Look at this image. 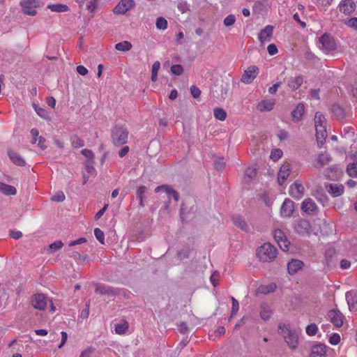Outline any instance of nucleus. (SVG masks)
Wrapping results in <instances>:
<instances>
[{
    "mask_svg": "<svg viewBox=\"0 0 357 357\" xmlns=\"http://www.w3.org/2000/svg\"><path fill=\"white\" fill-rule=\"evenodd\" d=\"M129 132L126 126L116 125L111 130V138L112 144L115 146L124 145L128 142Z\"/></svg>",
    "mask_w": 357,
    "mask_h": 357,
    "instance_id": "obj_1",
    "label": "nucleus"
},
{
    "mask_svg": "<svg viewBox=\"0 0 357 357\" xmlns=\"http://www.w3.org/2000/svg\"><path fill=\"white\" fill-rule=\"evenodd\" d=\"M277 249L271 243H265L257 249V257L263 262H271L277 256Z\"/></svg>",
    "mask_w": 357,
    "mask_h": 357,
    "instance_id": "obj_2",
    "label": "nucleus"
},
{
    "mask_svg": "<svg viewBox=\"0 0 357 357\" xmlns=\"http://www.w3.org/2000/svg\"><path fill=\"white\" fill-rule=\"evenodd\" d=\"M278 328L282 331L284 338L288 346L295 349L298 344V333L296 330L291 329L289 326L280 324Z\"/></svg>",
    "mask_w": 357,
    "mask_h": 357,
    "instance_id": "obj_3",
    "label": "nucleus"
},
{
    "mask_svg": "<svg viewBox=\"0 0 357 357\" xmlns=\"http://www.w3.org/2000/svg\"><path fill=\"white\" fill-rule=\"evenodd\" d=\"M50 303L51 305V311H55V307L54 306L52 301L43 294H37L32 296L31 303L34 308L38 309L39 310H44L47 305V303Z\"/></svg>",
    "mask_w": 357,
    "mask_h": 357,
    "instance_id": "obj_4",
    "label": "nucleus"
},
{
    "mask_svg": "<svg viewBox=\"0 0 357 357\" xmlns=\"http://www.w3.org/2000/svg\"><path fill=\"white\" fill-rule=\"evenodd\" d=\"M294 229L301 236L309 235L312 232L310 222L305 219H298L294 225Z\"/></svg>",
    "mask_w": 357,
    "mask_h": 357,
    "instance_id": "obj_5",
    "label": "nucleus"
},
{
    "mask_svg": "<svg viewBox=\"0 0 357 357\" xmlns=\"http://www.w3.org/2000/svg\"><path fill=\"white\" fill-rule=\"evenodd\" d=\"M273 236L281 250L283 251H287L289 250L290 242L281 229H275L273 233Z\"/></svg>",
    "mask_w": 357,
    "mask_h": 357,
    "instance_id": "obj_6",
    "label": "nucleus"
},
{
    "mask_svg": "<svg viewBox=\"0 0 357 357\" xmlns=\"http://www.w3.org/2000/svg\"><path fill=\"white\" fill-rule=\"evenodd\" d=\"M135 6L134 0H121L114 8L113 12L116 15H123L127 11Z\"/></svg>",
    "mask_w": 357,
    "mask_h": 357,
    "instance_id": "obj_7",
    "label": "nucleus"
},
{
    "mask_svg": "<svg viewBox=\"0 0 357 357\" xmlns=\"http://www.w3.org/2000/svg\"><path fill=\"white\" fill-rule=\"evenodd\" d=\"M319 47L326 52H329L335 49L334 40L328 34H324L319 38Z\"/></svg>",
    "mask_w": 357,
    "mask_h": 357,
    "instance_id": "obj_8",
    "label": "nucleus"
},
{
    "mask_svg": "<svg viewBox=\"0 0 357 357\" xmlns=\"http://www.w3.org/2000/svg\"><path fill=\"white\" fill-rule=\"evenodd\" d=\"M328 317L335 327H341L343 325L344 315L339 310L333 309L330 310L328 312Z\"/></svg>",
    "mask_w": 357,
    "mask_h": 357,
    "instance_id": "obj_9",
    "label": "nucleus"
},
{
    "mask_svg": "<svg viewBox=\"0 0 357 357\" xmlns=\"http://www.w3.org/2000/svg\"><path fill=\"white\" fill-rule=\"evenodd\" d=\"M294 211V203L290 199H285L280 208V214L284 218H289Z\"/></svg>",
    "mask_w": 357,
    "mask_h": 357,
    "instance_id": "obj_10",
    "label": "nucleus"
},
{
    "mask_svg": "<svg viewBox=\"0 0 357 357\" xmlns=\"http://www.w3.org/2000/svg\"><path fill=\"white\" fill-rule=\"evenodd\" d=\"M258 68L255 66H250L246 70L244 71V73L241 76V82L250 84L251 83L254 79L256 77L257 75Z\"/></svg>",
    "mask_w": 357,
    "mask_h": 357,
    "instance_id": "obj_11",
    "label": "nucleus"
},
{
    "mask_svg": "<svg viewBox=\"0 0 357 357\" xmlns=\"http://www.w3.org/2000/svg\"><path fill=\"white\" fill-rule=\"evenodd\" d=\"M160 191H164L167 194V198H168V203L170 202L171 197H173V199L176 202L178 201V199H179L178 193L176 191H175L174 189H172L171 187L166 185H162L158 186L157 188H155V192H159Z\"/></svg>",
    "mask_w": 357,
    "mask_h": 357,
    "instance_id": "obj_12",
    "label": "nucleus"
},
{
    "mask_svg": "<svg viewBox=\"0 0 357 357\" xmlns=\"http://www.w3.org/2000/svg\"><path fill=\"white\" fill-rule=\"evenodd\" d=\"M356 9V3L353 0H342L339 4V10L345 15L351 14Z\"/></svg>",
    "mask_w": 357,
    "mask_h": 357,
    "instance_id": "obj_13",
    "label": "nucleus"
},
{
    "mask_svg": "<svg viewBox=\"0 0 357 357\" xmlns=\"http://www.w3.org/2000/svg\"><path fill=\"white\" fill-rule=\"evenodd\" d=\"M304 266V263L299 259H292L287 264V271L289 275H294Z\"/></svg>",
    "mask_w": 357,
    "mask_h": 357,
    "instance_id": "obj_14",
    "label": "nucleus"
},
{
    "mask_svg": "<svg viewBox=\"0 0 357 357\" xmlns=\"http://www.w3.org/2000/svg\"><path fill=\"white\" fill-rule=\"evenodd\" d=\"M291 173V167L289 163L282 165L278 174V181L280 185H282L287 180Z\"/></svg>",
    "mask_w": 357,
    "mask_h": 357,
    "instance_id": "obj_15",
    "label": "nucleus"
},
{
    "mask_svg": "<svg viewBox=\"0 0 357 357\" xmlns=\"http://www.w3.org/2000/svg\"><path fill=\"white\" fill-rule=\"evenodd\" d=\"M304 192V187L297 181L293 183L290 187V195L295 199H301Z\"/></svg>",
    "mask_w": 357,
    "mask_h": 357,
    "instance_id": "obj_16",
    "label": "nucleus"
},
{
    "mask_svg": "<svg viewBox=\"0 0 357 357\" xmlns=\"http://www.w3.org/2000/svg\"><path fill=\"white\" fill-rule=\"evenodd\" d=\"M331 160L330 155L327 153H320L314 162L315 168L320 169L327 165Z\"/></svg>",
    "mask_w": 357,
    "mask_h": 357,
    "instance_id": "obj_17",
    "label": "nucleus"
},
{
    "mask_svg": "<svg viewBox=\"0 0 357 357\" xmlns=\"http://www.w3.org/2000/svg\"><path fill=\"white\" fill-rule=\"evenodd\" d=\"M273 27L271 25L266 26L264 29H263L259 34V39L261 43L265 42L271 41V37L273 35Z\"/></svg>",
    "mask_w": 357,
    "mask_h": 357,
    "instance_id": "obj_18",
    "label": "nucleus"
},
{
    "mask_svg": "<svg viewBox=\"0 0 357 357\" xmlns=\"http://www.w3.org/2000/svg\"><path fill=\"white\" fill-rule=\"evenodd\" d=\"M232 222L234 223V225L240 228L241 230L244 231H248L249 229H250V227L248 225V223L246 222V221L245 220V219L239 215H234L232 216Z\"/></svg>",
    "mask_w": 357,
    "mask_h": 357,
    "instance_id": "obj_19",
    "label": "nucleus"
},
{
    "mask_svg": "<svg viewBox=\"0 0 357 357\" xmlns=\"http://www.w3.org/2000/svg\"><path fill=\"white\" fill-rule=\"evenodd\" d=\"M8 155L10 160L17 166L24 167L26 162L24 158L17 152L13 150H8Z\"/></svg>",
    "mask_w": 357,
    "mask_h": 357,
    "instance_id": "obj_20",
    "label": "nucleus"
},
{
    "mask_svg": "<svg viewBox=\"0 0 357 357\" xmlns=\"http://www.w3.org/2000/svg\"><path fill=\"white\" fill-rule=\"evenodd\" d=\"M346 299L351 311H357V292H347Z\"/></svg>",
    "mask_w": 357,
    "mask_h": 357,
    "instance_id": "obj_21",
    "label": "nucleus"
},
{
    "mask_svg": "<svg viewBox=\"0 0 357 357\" xmlns=\"http://www.w3.org/2000/svg\"><path fill=\"white\" fill-rule=\"evenodd\" d=\"M326 353V346L322 344H319L312 347L310 357H325Z\"/></svg>",
    "mask_w": 357,
    "mask_h": 357,
    "instance_id": "obj_22",
    "label": "nucleus"
},
{
    "mask_svg": "<svg viewBox=\"0 0 357 357\" xmlns=\"http://www.w3.org/2000/svg\"><path fill=\"white\" fill-rule=\"evenodd\" d=\"M331 112L337 120H342L347 116L345 109L338 104H334L332 105Z\"/></svg>",
    "mask_w": 357,
    "mask_h": 357,
    "instance_id": "obj_23",
    "label": "nucleus"
},
{
    "mask_svg": "<svg viewBox=\"0 0 357 357\" xmlns=\"http://www.w3.org/2000/svg\"><path fill=\"white\" fill-rule=\"evenodd\" d=\"M301 208L307 213H312L317 211V207L311 199L307 198L303 202Z\"/></svg>",
    "mask_w": 357,
    "mask_h": 357,
    "instance_id": "obj_24",
    "label": "nucleus"
},
{
    "mask_svg": "<svg viewBox=\"0 0 357 357\" xmlns=\"http://www.w3.org/2000/svg\"><path fill=\"white\" fill-rule=\"evenodd\" d=\"M328 192L333 197H338L344 192V187L342 185L331 183L326 185Z\"/></svg>",
    "mask_w": 357,
    "mask_h": 357,
    "instance_id": "obj_25",
    "label": "nucleus"
},
{
    "mask_svg": "<svg viewBox=\"0 0 357 357\" xmlns=\"http://www.w3.org/2000/svg\"><path fill=\"white\" fill-rule=\"evenodd\" d=\"M305 107L302 103L298 104L291 112V116L294 122L299 121L304 113Z\"/></svg>",
    "mask_w": 357,
    "mask_h": 357,
    "instance_id": "obj_26",
    "label": "nucleus"
},
{
    "mask_svg": "<svg viewBox=\"0 0 357 357\" xmlns=\"http://www.w3.org/2000/svg\"><path fill=\"white\" fill-rule=\"evenodd\" d=\"M317 140L319 143L323 144L326 136V130L324 125H318L315 127Z\"/></svg>",
    "mask_w": 357,
    "mask_h": 357,
    "instance_id": "obj_27",
    "label": "nucleus"
},
{
    "mask_svg": "<svg viewBox=\"0 0 357 357\" xmlns=\"http://www.w3.org/2000/svg\"><path fill=\"white\" fill-rule=\"evenodd\" d=\"M0 192L5 195H15L17 194L16 188L10 185H8L0 181Z\"/></svg>",
    "mask_w": 357,
    "mask_h": 357,
    "instance_id": "obj_28",
    "label": "nucleus"
},
{
    "mask_svg": "<svg viewBox=\"0 0 357 357\" xmlns=\"http://www.w3.org/2000/svg\"><path fill=\"white\" fill-rule=\"evenodd\" d=\"M95 292L100 295H114V290L112 288L95 284Z\"/></svg>",
    "mask_w": 357,
    "mask_h": 357,
    "instance_id": "obj_29",
    "label": "nucleus"
},
{
    "mask_svg": "<svg viewBox=\"0 0 357 357\" xmlns=\"http://www.w3.org/2000/svg\"><path fill=\"white\" fill-rule=\"evenodd\" d=\"M275 102L271 100H263L257 105V109L260 112L271 111L273 109Z\"/></svg>",
    "mask_w": 357,
    "mask_h": 357,
    "instance_id": "obj_30",
    "label": "nucleus"
},
{
    "mask_svg": "<svg viewBox=\"0 0 357 357\" xmlns=\"http://www.w3.org/2000/svg\"><path fill=\"white\" fill-rule=\"evenodd\" d=\"M303 78L302 76L291 77L288 82V86L293 90H296L303 84Z\"/></svg>",
    "mask_w": 357,
    "mask_h": 357,
    "instance_id": "obj_31",
    "label": "nucleus"
},
{
    "mask_svg": "<svg viewBox=\"0 0 357 357\" xmlns=\"http://www.w3.org/2000/svg\"><path fill=\"white\" fill-rule=\"evenodd\" d=\"M272 315V311L270 307L266 305L262 304L260 306V317L264 321L268 320Z\"/></svg>",
    "mask_w": 357,
    "mask_h": 357,
    "instance_id": "obj_32",
    "label": "nucleus"
},
{
    "mask_svg": "<svg viewBox=\"0 0 357 357\" xmlns=\"http://www.w3.org/2000/svg\"><path fill=\"white\" fill-rule=\"evenodd\" d=\"M47 8L52 12L64 13L68 10V6L62 3L49 4Z\"/></svg>",
    "mask_w": 357,
    "mask_h": 357,
    "instance_id": "obj_33",
    "label": "nucleus"
},
{
    "mask_svg": "<svg viewBox=\"0 0 357 357\" xmlns=\"http://www.w3.org/2000/svg\"><path fill=\"white\" fill-rule=\"evenodd\" d=\"M147 188L144 185L139 186L136 192V196L139 200V206L144 207V199L145 198V194L146 192Z\"/></svg>",
    "mask_w": 357,
    "mask_h": 357,
    "instance_id": "obj_34",
    "label": "nucleus"
},
{
    "mask_svg": "<svg viewBox=\"0 0 357 357\" xmlns=\"http://www.w3.org/2000/svg\"><path fill=\"white\" fill-rule=\"evenodd\" d=\"M115 48L119 51L126 52L132 48V44L128 41H123L116 44Z\"/></svg>",
    "mask_w": 357,
    "mask_h": 357,
    "instance_id": "obj_35",
    "label": "nucleus"
},
{
    "mask_svg": "<svg viewBox=\"0 0 357 357\" xmlns=\"http://www.w3.org/2000/svg\"><path fill=\"white\" fill-rule=\"evenodd\" d=\"M128 328V324L126 321H122L121 322L116 324L115 331L118 334H123Z\"/></svg>",
    "mask_w": 357,
    "mask_h": 357,
    "instance_id": "obj_36",
    "label": "nucleus"
},
{
    "mask_svg": "<svg viewBox=\"0 0 357 357\" xmlns=\"http://www.w3.org/2000/svg\"><path fill=\"white\" fill-rule=\"evenodd\" d=\"M214 116L218 120L225 121L227 118V113L223 109L217 107L214 109Z\"/></svg>",
    "mask_w": 357,
    "mask_h": 357,
    "instance_id": "obj_37",
    "label": "nucleus"
},
{
    "mask_svg": "<svg viewBox=\"0 0 357 357\" xmlns=\"http://www.w3.org/2000/svg\"><path fill=\"white\" fill-rule=\"evenodd\" d=\"M256 176V168L248 167L245 174L244 181L245 182H250Z\"/></svg>",
    "mask_w": 357,
    "mask_h": 357,
    "instance_id": "obj_38",
    "label": "nucleus"
},
{
    "mask_svg": "<svg viewBox=\"0 0 357 357\" xmlns=\"http://www.w3.org/2000/svg\"><path fill=\"white\" fill-rule=\"evenodd\" d=\"M347 172L351 177H357V162L349 163L347 167Z\"/></svg>",
    "mask_w": 357,
    "mask_h": 357,
    "instance_id": "obj_39",
    "label": "nucleus"
},
{
    "mask_svg": "<svg viewBox=\"0 0 357 357\" xmlns=\"http://www.w3.org/2000/svg\"><path fill=\"white\" fill-rule=\"evenodd\" d=\"M160 68V63L159 61H155L153 63L152 66V71H151V80L153 82H155L158 78V72Z\"/></svg>",
    "mask_w": 357,
    "mask_h": 357,
    "instance_id": "obj_40",
    "label": "nucleus"
},
{
    "mask_svg": "<svg viewBox=\"0 0 357 357\" xmlns=\"http://www.w3.org/2000/svg\"><path fill=\"white\" fill-rule=\"evenodd\" d=\"M337 170V167H330L327 168L324 170V176L331 180H333L336 177V171Z\"/></svg>",
    "mask_w": 357,
    "mask_h": 357,
    "instance_id": "obj_41",
    "label": "nucleus"
},
{
    "mask_svg": "<svg viewBox=\"0 0 357 357\" xmlns=\"http://www.w3.org/2000/svg\"><path fill=\"white\" fill-rule=\"evenodd\" d=\"M276 288V285L275 284H270L269 285H261L259 287V291L263 294H267L270 292L274 291Z\"/></svg>",
    "mask_w": 357,
    "mask_h": 357,
    "instance_id": "obj_42",
    "label": "nucleus"
},
{
    "mask_svg": "<svg viewBox=\"0 0 357 357\" xmlns=\"http://www.w3.org/2000/svg\"><path fill=\"white\" fill-rule=\"evenodd\" d=\"M156 27L165 30L167 28V21L162 17H159L156 20Z\"/></svg>",
    "mask_w": 357,
    "mask_h": 357,
    "instance_id": "obj_43",
    "label": "nucleus"
},
{
    "mask_svg": "<svg viewBox=\"0 0 357 357\" xmlns=\"http://www.w3.org/2000/svg\"><path fill=\"white\" fill-rule=\"evenodd\" d=\"M94 234L97 240L101 243L105 244V234L104 232L99 228L94 229Z\"/></svg>",
    "mask_w": 357,
    "mask_h": 357,
    "instance_id": "obj_44",
    "label": "nucleus"
},
{
    "mask_svg": "<svg viewBox=\"0 0 357 357\" xmlns=\"http://www.w3.org/2000/svg\"><path fill=\"white\" fill-rule=\"evenodd\" d=\"M318 327L315 324H311L306 327V333L308 335L312 336L316 335Z\"/></svg>",
    "mask_w": 357,
    "mask_h": 357,
    "instance_id": "obj_45",
    "label": "nucleus"
},
{
    "mask_svg": "<svg viewBox=\"0 0 357 357\" xmlns=\"http://www.w3.org/2000/svg\"><path fill=\"white\" fill-rule=\"evenodd\" d=\"M324 122L325 118L324 115L319 112H316L314 116L315 127L318 125H324Z\"/></svg>",
    "mask_w": 357,
    "mask_h": 357,
    "instance_id": "obj_46",
    "label": "nucleus"
},
{
    "mask_svg": "<svg viewBox=\"0 0 357 357\" xmlns=\"http://www.w3.org/2000/svg\"><path fill=\"white\" fill-rule=\"evenodd\" d=\"M231 301H232V307H231L230 319L234 315H235L239 310V304H238V301L235 298L231 297Z\"/></svg>",
    "mask_w": 357,
    "mask_h": 357,
    "instance_id": "obj_47",
    "label": "nucleus"
},
{
    "mask_svg": "<svg viewBox=\"0 0 357 357\" xmlns=\"http://www.w3.org/2000/svg\"><path fill=\"white\" fill-rule=\"evenodd\" d=\"M171 72L176 75H181L183 73V68L181 65L176 64L171 67Z\"/></svg>",
    "mask_w": 357,
    "mask_h": 357,
    "instance_id": "obj_48",
    "label": "nucleus"
},
{
    "mask_svg": "<svg viewBox=\"0 0 357 357\" xmlns=\"http://www.w3.org/2000/svg\"><path fill=\"white\" fill-rule=\"evenodd\" d=\"M36 6H27V7H22L23 8V13L26 15L34 16L36 15L37 12L35 10V8Z\"/></svg>",
    "mask_w": 357,
    "mask_h": 357,
    "instance_id": "obj_49",
    "label": "nucleus"
},
{
    "mask_svg": "<svg viewBox=\"0 0 357 357\" xmlns=\"http://www.w3.org/2000/svg\"><path fill=\"white\" fill-rule=\"evenodd\" d=\"M282 155V151L280 149H274L271 152L270 157L273 161H277L279 158H281Z\"/></svg>",
    "mask_w": 357,
    "mask_h": 357,
    "instance_id": "obj_50",
    "label": "nucleus"
},
{
    "mask_svg": "<svg viewBox=\"0 0 357 357\" xmlns=\"http://www.w3.org/2000/svg\"><path fill=\"white\" fill-rule=\"evenodd\" d=\"M214 166L218 170H222L225 167V162L222 158H217L214 161Z\"/></svg>",
    "mask_w": 357,
    "mask_h": 357,
    "instance_id": "obj_51",
    "label": "nucleus"
},
{
    "mask_svg": "<svg viewBox=\"0 0 357 357\" xmlns=\"http://www.w3.org/2000/svg\"><path fill=\"white\" fill-rule=\"evenodd\" d=\"M34 108L35 111L36 112L38 116H40L43 119H47L48 114L45 109L39 107L36 105L34 106Z\"/></svg>",
    "mask_w": 357,
    "mask_h": 357,
    "instance_id": "obj_52",
    "label": "nucleus"
},
{
    "mask_svg": "<svg viewBox=\"0 0 357 357\" xmlns=\"http://www.w3.org/2000/svg\"><path fill=\"white\" fill-rule=\"evenodd\" d=\"M236 21V17L234 15H227L224 20V24L226 26H231L234 24Z\"/></svg>",
    "mask_w": 357,
    "mask_h": 357,
    "instance_id": "obj_53",
    "label": "nucleus"
},
{
    "mask_svg": "<svg viewBox=\"0 0 357 357\" xmlns=\"http://www.w3.org/2000/svg\"><path fill=\"white\" fill-rule=\"evenodd\" d=\"M72 145L74 147H81L84 145L83 141L77 136H73L71 138Z\"/></svg>",
    "mask_w": 357,
    "mask_h": 357,
    "instance_id": "obj_54",
    "label": "nucleus"
},
{
    "mask_svg": "<svg viewBox=\"0 0 357 357\" xmlns=\"http://www.w3.org/2000/svg\"><path fill=\"white\" fill-rule=\"evenodd\" d=\"M340 342V336L337 333H333L329 339V342L331 344L336 345Z\"/></svg>",
    "mask_w": 357,
    "mask_h": 357,
    "instance_id": "obj_55",
    "label": "nucleus"
},
{
    "mask_svg": "<svg viewBox=\"0 0 357 357\" xmlns=\"http://www.w3.org/2000/svg\"><path fill=\"white\" fill-rule=\"evenodd\" d=\"M65 199V195L63 192L59 191L52 197V200L54 202H63Z\"/></svg>",
    "mask_w": 357,
    "mask_h": 357,
    "instance_id": "obj_56",
    "label": "nucleus"
},
{
    "mask_svg": "<svg viewBox=\"0 0 357 357\" xmlns=\"http://www.w3.org/2000/svg\"><path fill=\"white\" fill-rule=\"evenodd\" d=\"M190 93L194 98H198L201 95V91L195 86H190Z\"/></svg>",
    "mask_w": 357,
    "mask_h": 357,
    "instance_id": "obj_57",
    "label": "nucleus"
},
{
    "mask_svg": "<svg viewBox=\"0 0 357 357\" xmlns=\"http://www.w3.org/2000/svg\"><path fill=\"white\" fill-rule=\"evenodd\" d=\"M63 243L61 241H56L50 245V248L54 251L61 249L63 246Z\"/></svg>",
    "mask_w": 357,
    "mask_h": 357,
    "instance_id": "obj_58",
    "label": "nucleus"
},
{
    "mask_svg": "<svg viewBox=\"0 0 357 357\" xmlns=\"http://www.w3.org/2000/svg\"><path fill=\"white\" fill-rule=\"evenodd\" d=\"M22 7L36 6V0H22L20 2Z\"/></svg>",
    "mask_w": 357,
    "mask_h": 357,
    "instance_id": "obj_59",
    "label": "nucleus"
},
{
    "mask_svg": "<svg viewBox=\"0 0 357 357\" xmlns=\"http://www.w3.org/2000/svg\"><path fill=\"white\" fill-rule=\"evenodd\" d=\"M100 7L98 0H91V13L98 11Z\"/></svg>",
    "mask_w": 357,
    "mask_h": 357,
    "instance_id": "obj_60",
    "label": "nucleus"
},
{
    "mask_svg": "<svg viewBox=\"0 0 357 357\" xmlns=\"http://www.w3.org/2000/svg\"><path fill=\"white\" fill-rule=\"evenodd\" d=\"M346 24L349 27L357 29V17L351 18L346 22Z\"/></svg>",
    "mask_w": 357,
    "mask_h": 357,
    "instance_id": "obj_61",
    "label": "nucleus"
},
{
    "mask_svg": "<svg viewBox=\"0 0 357 357\" xmlns=\"http://www.w3.org/2000/svg\"><path fill=\"white\" fill-rule=\"evenodd\" d=\"M268 52L273 56L278 53V48L275 44H270L267 47Z\"/></svg>",
    "mask_w": 357,
    "mask_h": 357,
    "instance_id": "obj_62",
    "label": "nucleus"
},
{
    "mask_svg": "<svg viewBox=\"0 0 357 357\" xmlns=\"http://www.w3.org/2000/svg\"><path fill=\"white\" fill-rule=\"evenodd\" d=\"M89 314V303L86 302L85 305V309L83 310L81 312L80 317L86 319Z\"/></svg>",
    "mask_w": 357,
    "mask_h": 357,
    "instance_id": "obj_63",
    "label": "nucleus"
},
{
    "mask_svg": "<svg viewBox=\"0 0 357 357\" xmlns=\"http://www.w3.org/2000/svg\"><path fill=\"white\" fill-rule=\"evenodd\" d=\"M31 136L33 137V141H32V143L33 144H35L36 143L37 140H38V135H39V132L38 130V129L36 128H32L31 130Z\"/></svg>",
    "mask_w": 357,
    "mask_h": 357,
    "instance_id": "obj_64",
    "label": "nucleus"
}]
</instances>
